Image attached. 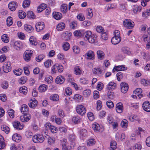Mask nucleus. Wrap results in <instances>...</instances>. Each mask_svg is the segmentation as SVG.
<instances>
[{
	"mask_svg": "<svg viewBox=\"0 0 150 150\" xmlns=\"http://www.w3.org/2000/svg\"><path fill=\"white\" fill-rule=\"evenodd\" d=\"M120 86L121 92L124 93H126L129 88V86L127 84L124 82H122L121 83Z\"/></svg>",
	"mask_w": 150,
	"mask_h": 150,
	"instance_id": "6e6552de",
	"label": "nucleus"
},
{
	"mask_svg": "<svg viewBox=\"0 0 150 150\" xmlns=\"http://www.w3.org/2000/svg\"><path fill=\"white\" fill-rule=\"evenodd\" d=\"M72 93V91L71 89L69 88L68 87L66 88L65 89V92L64 93V95L66 96H70Z\"/></svg>",
	"mask_w": 150,
	"mask_h": 150,
	"instance_id": "e433bc0d",
	"label": "nucleus"
},
{
	"mask_svg": "<svg viewBox=\"0 0 150 150\" xmlns=\"http://www.w3.org/2000/svg\"><path fill=\"white\" fill-rule=\"evenodd\" d=\"M1 129L2 131L4 132L6 134L8 133L10 131L9 128L8 126L5 125L1 126Z\"/></svg>",
	"mask_w": 150,
	"mask_h": 150,
	"instance_id": "79ce46f5",
	"label": "nucleus"
},
{
	"mask_svg": "<svg viewBox=\"0 0 150 150\" xmlns=\"http://www.w3.org/2000/svg\"><path fill=\"white\" fill-rule=\"evenodd\" d=\"M94 53L92 50H89L85 54V57L86 58L88 59L92 60L94 59Z\"/></svg>",
	"mask_w": 150,
	"mask_h": 150,
	"instance_id": "9b49d317",
	"label": "nucleus"
},
{
	"mask_svg": "<svg viewBox=\"0 0 150 150\" xmlns=\"http://www.w3.org/2000/svg\"><path fill=\"white\" fill-rule=\"evenodd\" d=\"M92 127L95 132L98 131L100 128L99 124L96 122L93 124Z\"/></svg>",
	"mask_w": 150,
	"mask_h": 150,
	"instance_id": "58836bf2",
	"label": "nucleus"
},
{
	"mask_svg": "<svg viewBox=\"0 0 150 150\" xmlns=\"http://www.w3.org/2000/svg\"><path fill=\"white\" fill-rule=\"evenodd\" d=\"M142 92V90L140 88H137L133 91L134 93L137 95L139 98H141L143 97V95L141 94Z\"/></svg>",
	"mask_w": 150,
	"mask_h": 150,
	"instance_id": "a211bd4d",
	"label": "nucleus"
},
{
	"mask_svg": "<svg viewBox=\"0 0 150 150\" xmlns=\"http://www.w3.org/2000/svg\"><path fill=\"white\" fill-rule=\"evenodd\" d=\"M26 16V14L22 10H20L18 12V17L20 19H23Z\"/></svg>",
	"mask_w": 150,
	"mask_h": 150,
	"instance_id": "49530a36",
	"label": "nucleus"
},
{
	"mask_svg": "<svg viewBox=\"0 0 150 150\" xmlns=\"http://www.w3.org/2000/svg\"><path fill=\"white\" fill-rule=\"evenodd\" d=\"M33 51L30 50H26L24 53L23 58L25 61L28 62L30 60Z\"/></svg>",
	"mask_w": 150,
	"mask_h": 150,
	"instance_id": "7ed1b4c3",
	"label": "nucleus"
},
{
	"mask_svg": "<svg viewBox=\"0 0 150 150\" xmlns=\"http://www.w3.org/2000/svg\"><path fill=\"white\" fill-rule=\"evenodd\" d=\"M65 24L64 23H59L57 26V30L61 31L63 30L65 28Z\"/></svg>",
	"mask_w": 150,
	"mask_h": 150,
	"instance_id": "cd10ccee",
	"label": "nucleus"
},
{
	"mask_svg": "<svg viewBox=\"0 0 150 150\" xmlns=\"http://www.w3.org/2000/svg\"><path fill=\"white\" fill-rule=\"evenodd\" d=\"M7 25L8 26H10L13 23L12 18L11 17H8L6 19Z\"/></svg>",
	"mask_w": 150,
	"mask_h": 150,
	"instance_id": "603ef678",
	"label": "nucleus"
},
{
	"mask_svg": "<svg viewBox=\"0 0 150 150\" xmlns=\"http://www.w3.org/2000/svg\"><path fill=\"white\" fill-rule=\"evenodd\" d=\"M85 38H91L92 35V33L91 31L88 30L86 31L84 33Z\"/></svg>",
	"mask_w": 150,
	"mask_h": 150,
	"instance_id": "338daca9",
	"label": "nucleus"
},
{
	"mask_svg": "<svg viewBox=\"0 0 150 150\" xmlns=\"http://www.w3.org/2000/svg\"><path fill=\"white\" fill-rule=\"evenodd\" d=\"M93 16L92 10L90 8H88L87 10V16L88 18H91Z\"/></svg>",
	"mask_w": 150,
	"mask_h": 150,
	"instance_id": "13d9d810",
	"label": "nucleus"
},
{
	"mask_svg": "<svg viewBox=\"0 0 150 150\" xmlns=\"http://www.w3.org/2000/svg\"><path fill=\"white\" fill-rule=\"evenodd\" d=\"M50 99L53 101H57L59 99V96L57 94H54L50 96Z\"/></svg>",
	"mask_w": 150,
	"mask_h": 150,
	"instance_id": "09e8293b",
	"label": "nucleus"
},
{
	"mask_svg": "<svg viewBox=\"0 0 150 150\" xmlns=\"http://www.w3.org/2000/svg\"><path fill=\"white\" fill-rule=\"evenodd\" d=\"M11 67L10 62H5L3 66V70L4 72L6 73H8L11 70Z\"/></svg>",
	"mask_w": 150,
	"mask_h": 150,
	"instance_id": "39448f33",
	"label": "nucleus"
},
{
	"mask_svg": "<svg viewBox=\"0 0 150 150\" xmlns=\"http://www.w3.org/2000/svg\"><path fill=\"white\" fill-rule=\"evenodd\" d=\"M87 131L85 129H81L79 132V134L83 137H85L86 135Z\"/></svg>",
	"mask_w": 150,
	"mask_h": 150,
	"instance_id": "052dcab7",
	"label": "nucleus"
},
{
	"mask_svg": "<svg viewBox=\"0 0 150 150\" xmlns=\"http://www.w3.org/2000/svg\"><path fill=\"white\" fill-rule=\"evenodd\" d=\"M123 105L122 103H119L116 105V110L117 112L121 113L123 112Z\"/></svg>",
	"mask_w": 150,
	"mask_h": 150,
	"instance_id": "4468645a",
	"label": "nucleus"
},
{
	"mask_svg": "<svg viewBox=\"0 0 150 150\" xmlns=\"http://www.w3.org/2000/svg\"><path fill=\"white\" fill-rule=\"evenodd\" d=\"M29 108L28 106L25 104L22 105L21 108V111L23 114H27Z\"/></svg>",
	"mask_w": 150,
	"mask_h": 150,
	"instance_id": "dca6fc26",
	"label": "nucleus"
},
{
	"mask_svg": "<svg viewBox=\"0 0 150 150\" xmlns=\"http://www.w3.org/2000/svg\"><path fill=\"white\" fill-rule=\"evenodd\" d=\"M56 68L57 71L59 72H62L63 70V66L59 64H55Z\"/></svg>",
	"mask_w": 150,
	"mask_h": 150,
	"instance_id": "de8ad7c7",
	"label": "nucleus"
},
{
	"mask_svg": "<svg viewBox=\"0 0 150 150\" xmlns=\"http://www.w3.org/2000/svg\"><path fill=\"white\" fill-rule=\"evenodd\" d=\"M128 125V121L125 119L122 120L121 123V126L123 128H125L127 127Z\"/></svg>",
	"mask_w": 150,
	"mask_h": 150,
	"instance_id": "864d4df0",
	"label": "nucleus"
},
{
	"mask_svg": "<svg viewBox=\"0 0 150 150\" xmlns=\"http://www.w3.org/2000/svg\"><path fill=\"white\" fill-rule=\"evenodd\" d=\"M150 37V27H149L147 30V33H145V34L143 35L142 38Z\"/></svg>",
	"mask_w": 150,
	"mask_h": 150,
	"instance_id": "e2e57ef3",
	"label": "nucleus"
},
{
	"mask_svg": "<svg viewBox=\"0 0 150 150\" xmlns=\"http://www.w3.org/2000/svg\"><path fill=\"white\" fill-rule=\"evenodd\" d=\"M77 22L75 21L71 22L70 24V26L71 28L75 29L77 26Z\"/></svg>",
	"mask_w": 150,
	"mask_h": 150,
	"instance_id": "5fc2aeb1",
	"label": "nucleus"
},
{
	"mask_svg": "<svg viewBox=\"0 0 150 150\" xmlns=\"http://www.w3.org/2000/svg\"><path fill=\"white\" fill-rule=\"evenodd\" d=\"M23 72V70L21 69H18L13 71V72L15 75L17 76L20 75Z\"/></svg>",
	"mask_w": 150,
	"mask_h": 150,
	"instance_id": "4d7b16f0",
	"label": "nucleus"
},
{
	"mask_svg": "<svg viewBox=\"0 0 150 150\" xmlns=\"http://www.w3.org/2000/svg\"><path fill=\"white\" fill-rule=\"evenodd\" d=\"M52 15L53 17L57 20H59L61 19L62 17V14L58 12H53Z\"/></svg>",
	"mask_w": 150,
	"mask_h": 150,
	"instance_id": "4be33fe9",
	"label": "nucleus"
},
{
	"mask_svg": "<svg viewBox=\"0 0 150 150\" xmlns=\"http://www.w3.org/2000/svg\"><path fill=\"white\" fill-rule=\"evenodd\" d=\"M96 142L95 139H90L88 140L87 144L88 146H91L94 145L96 143Z\"/></svg>",
	"mask_w": 150,
	"mask_h": 150,
	"instance_id": "bb28decb",
	"label": "nucleus"
},
{
	"mask_svg": "<svg viewBox=\"0 0 150 150\" xmlns=\"http://www.w3.org/2000/svg\"><path fill=\"white\" fill-rule=\"evenodd\" d=\"M150 15V8L142 12V16L144 18L148 17Z\"/></svg>",
	"mask_w": 150,
	"mask_h": 150,
	"instance_id": "c03bdc74",
	"label": "nucleus"
},
{
	"mask_svg": "<svg viewBox=\"0 0 150 150\" xmlns=\"http://www.w3.org/2000/svg\"><path fill=\"white\" fill-rule=\"evenodd\" d=\"M31 3V1L30 0H25L23 3V7L24 8L28 7L30 5Z\"/></svg>",
	"mask_w": 150,
	"mask_h": 150,
	"instance_id": "4c0bfd02",
	"label": "nucleus"
},
{
	"mask_svg": "<svg viewBox=\"0 0 150 150\" xmlns=\"http://www.w3.org/2000/svg\"><path fill=\"white\" fill-rule=\"evenodd\" d=\"M44 140L43 136L38 134H35L33 137V141L35 143H42Z\"/></svg>",
	"mask_w": 150,
	"mask_h": 150,
	"instance_id": "f257e3e1",
	"label": "nucleus"
},
{
	"mask_svg": "<svg viewBox=\"0 0 150 150\" xmlns=\"http://www.w3.org/2000/svg\"><path fill=\"white\" fill-rule=\"evenodd\" d=\"M114 69L117 71H124L126 70L127 69L125 67V65H122L115 66L114 68Z\"/></svg>",
	"mask_w": 150,
	"mask_h": 150,
	"instance_id": "5701e85b",
	"label": "nucleus"
},
{
	"mask_svg": "<svg viewBox=\"0 0 150 150\" xmlns=\"http://www.w3.org/2000/svg\"><path fill=\"white\" fill-rule=\"evenodd\" d=\"M60 9L61 12L63 13H66L67 11V5L62 4L61 6Z\"/></svg>",
	"mask_w": 150,
	"mask_h": 150,
	"instance_id": "a19ab883",
	"label": "nucleus"
},
{
	"mask_svg": "<svg viewBox=\"0 0 150 150\" xmlns=\"http://www.w3.org/2000/svg\"><path fill=\"white\" fill-rule=\"evenodd\" d=\"M62 47L64 50L65 51H67L70 48V45L69 43L67 42L64 43Z\"/></svg>",
	"mask_w": 150,
	"mask_h": 150,
	"instance_id": "3c124183",
	"label": "nucleus"
},
{
	"mask_svg": "<svg viewBox=\"0 0 150 150\" xmlns=\"http://www.w3.org/2000/svg\"><path fill=\"white\" fill-rule=\"evenodd\" d=\"M81 120V119L78 116H74L72 118L73 122L75 124H78L80 123Z\"/></svg>",
	"mask_w": 150,
	"mask_h": 150,
	"instance_id": "c9c22d12",
	"label": "nucleus"
},
{
	"mask_svg": "<svg viewBox=\"0 0 150 150\" xmlns=\"http://www.w3.org/2000/svg\"><path fill=\"white\" fill-rule=\"evenodd\" d=\"M117 143L114 141L111 142L110 145V150H114L117 148Z\"/></svg>",
	"mask_w": 150,
	"mask_h": 150,
	"instance_id": "a18cd8bd",
	"label": "nucleus"
},
{
	"mask_svg": "<svg viewBox=\"0 0 150 150\" xmlns=\"http://www.w3.org/2000/svg\"><path fill=\"white\" fill-rule=\"evenodd\" d=\"M24 28L26 31L30 33L32 32L34 30L32 26L27 24L24 25Z\"/></svg>",
	"mask_w": 150,
	"mask_h": 150,
	"instance_id": "aec40b11",
	"label": "nucleus"
},
{
	"mask_svg": "<svg viewBox=\"0 0 150 150\" xmlns=\"http://www.w3.org/2000/svg\"><path fill=\"white\" fill-rule=\"evenodd\" d=\"M93 74H97L99 76H101L103 74V70L99 68H94L93 69Z\"/></svg>",
	"mask_w": 150,
	"mask_h": 150,
	"instance_id": "ddd939ff",
	"label": "nucleus"
},
{
	"mask_svg": "<svg viewBox=\"0 0 150 150\" xmlns=\"http://www.w3.org/2000/svg\"><path fill=\"white\" fill-rule=\"evenodd\" d=\"M65 80V78L62 76H59L56 79L55 81L56 83L58 84H62L63 83Z\"/></svg>",
	"mask_w": 150,
	"mask_h": 150,
	"instance_id": "6ab92c4d",
	"label": "nucleus"
},
{
	"mask_svg": "<svg viewBox=\"0 0 150 150\" xmlns=\"http://www.w3.org/2000/svg\"><path fill=\"white\" fill-rule=\"evenodd\" d=\"M17 6V3L14 1L10 2L8 4L9 8L12 11H15Z\"/></svg>",
	"mask_w": 150,
	"mask_h": 150,
	"instance_id": "1a4fd4ad",
	"label": "nucleus"
},
{
	"mask_svg": "<svg viewBox=\"0 0 150 150\" xmlns=\"http://www.w3.org/2000/svg\"><path fill=\"white\" fill-rule=\"evenodd\" d=\"M96 31L98 33H101L103 34H105L106 35H107V33L104 32V29L100 25L97 26L96 28Z\"/></svg>",
	"mask_w": 150,
	"mask_h": 150,
	"instance_id": "412c9836",
	"label": "nucleus"
},
{
	"mask_svg": "<svg viewBox=\"0 0 150 150\" xmlns=\"http://www.w3.org/2000/svg\"><path fill=\"white\" fill-rule=\"evenodd\" d=\"M72 35L71 32L69 31H65L62 34V36L65 38H70Z\"/></svg>",
	"mask_w": 150,
	"mask_h": 150,
	"instance_id": "8fccbe9b",
	"label": "nucleus"
},
{
	"mask_svg": "<svg viewBox=\"0 0 150 150\" xmlns=\"http://www.w3.org/2000/svg\"><path fill=\"white\" fill-rule=\"evenodd\" d=\"M29 40L32 45H36L38 44V42L36 38H30Z\"/></svg>",
	"mask_w": 150,
	"mask_h": 150,
	"instance_id": "680f3d73",
	"label": "nucleus"
},
{
	"mask_svg": "<svg viewBox=\"0 0 150 150\" xmlns=\"http://www.w3.org/2000/svg\"><path fill=\"white\" fill-rule=\"evenodd\" d=\"M85 40H87L89 43H93L96 45L98 44L97 38H86Z\"/></svg>",
	"mask_w": 150,
	"mask_h": 150,
	"instance_id": "b1692460",
	"label": "nucleus"
},
{
	"mask_svg": "<svg viewBox=\"0 0 150 150\" xmlns=\"http://www.w3.org/2000/svg\"><path fill=\"white\" fill-rule=\"evenodd\" d=\"M19 91L20 93L25 95L28 92L27 88L25 86H23L20 88Z\"/></svg>",
	"mask_w": 150,
	"mask_h": 150,
	"instance_id": "2f4dec72",
	"label": "nucleus"
},
{
	"mask_svg": "<svg viewBox=\"0 0 150 150\" xmlns=\"http://www.w3.org/2000/svg\"><path fill=\"white\" fill-rule=\"evenodd\" d=\"M87 116L89 119L92 121L94 119V116L93 114L91 112H89L87 114Z\"/></svg>",
	"mask_w": 150,
	"mask_h": 150,
	"instance_id": "69168bd1",
	"label": "nucleus"
},
{
	"mask_svg": "<svg viewBox=\"0 0 150 150\" xmlns=\"http://www.w3.org/2000/svg\"><path fill=\"white\" fill-rule=\"evenodd\" d=\"M74 99L76 101H80L83 100L82 96L79 94H76L74 95Z\"/></svg>",
	"mask_w": 150,
	"mask_h": 150,
	"instance_id": "37998d69",
	"label": "nucleus"
},
{
	"mask_svg": "<svg viewBox=\"0 0 150 150\" xmlns=\"http://www.w3.org/2000/svg\"><path fill=\"white\" fill-rule=\"evenodd\" d=\"M112 43L114 45L118 44L121 41V38H112L111 39Z\"/></svg>",
	"mask_w": 150,
	"mask_h": 150,
	"instance_id": "ea45409f",
	"label": "nucleus"
},
{
	"mask_svg": "<svg viewBox=\"0 0 150 150\" xmlns=\"http://www.w3.org/2000/svg\"><path fill=\"white\" fill-rule=\"evenodd\" d=\"M30 119V115L26 114H24L23 116L20 117L21 121L23 122H26L28 121Z\"/></svg>",
	"mask_w": 150,
	"mask_h": 150,
	"instance_id": "2eb2a0df",
	"label": "nucleus"
},
{
	"mask_svg": "<svg viewBox=\"0 0 150 150\" xmlns=\"http://www.w3.org/2000/svg\"><path fill=\"white\" fill-rule=\"evenodd\" d=\"M122 51L125 53H126L128 55L131 54V51L129 50V49L127 47H124L122 48Z\"/></svg>",
	"mask_w": 150,
	"mask_h": 150,
	"instance_id": "0e129e2a",
	"label": "nucleus"
},
{
	"mask_svg": "<svg viewBox=\"0 0 150 150\" xmlns=\"http://www.w3.org/2000/svg\"><path fill=\"white\" fill-rule=\"evenodd\" d=\"M38 103V101L35 98H33L29 100L28 105L30 108H34L37 106Z\"/></svg>",
	"mask_w": 150,
	"mask_h": 150,
	"instance_id": "9d476101",
	"label": "nucleus"
},
{
	"mask_svg": "<svg viewBox=\"0 0 150 150\" xmlns=\"http://www.w3.org/2000/svg\"><path fill=\"white\" fill-rule=\"evenodd\" d=\"M116 84L113 82H110L108 84L107 88L108 90L111 89H114L116 86Z\"/></svg>",
	"mask_w": 150,
	"mask_h": 150,
	"instance_id": "473e14b6",
	"label": "nucleus"
},
{
	"mask_svg": "<svg viewBox=\"0 0 150 150\" xmlns=\"http://www.w3.org/2000/svg\"><path fill=\"white\" fill-rule=\"evenodd\" d=\"M73 34L75 37H81L82 35V30H76L74 32Z\"/></svg>",
	"mask_w": 150,
	"mask_h": 150,
	"instance_id": "f704fd0d",
	"label": "nucleus"
},
{
	"mask_svg": "<svg viewBox=\"0 0 150 150\" xmlns=\"http://www.w3.org/2000/svg\"><path fill=\"white\" fill-rule=\"evenodd\" d=\"M108 107L109 108H112L114 107V104L111 100L107 101L106 103Z\"/></svg>",
	"mask_w": 150,
	"mask_h": 150,
	"instance_id": "774afa93",
	"label": "nucleus"
},
{
	"mask_svg": "<svg viewBox=\"0 0 150 150\" xmlns=\"http://www.w3.org/2000/svg\"><path fill=\"white\" fill-rule=\"evenodd\" d=\"M91 93V91L89 89H87L83 92V94L85 97L88 96Z\"/></svg>",
	"mask_w": 150,
	"mask_h": 150,
	"instance_id": "bf43d9fd",
	"label": "nucleus"
},
{
	"mask_svg": "<svg viewBox=\"0 0 150 150\" xmlns=\"http://www.w3.org/2000/svg\"><path fill=\"white\" fill-rule=\"evenodd\" d=\"M21 139L22 137L20 135L17 133L14 134L12 137L13 140L17 142H19Z\"/></svg>",
	"mask_w": 150,
	"mask_h": 150,
	"instance_id": "f3484780",
	"label": "nucleus"
},
{
	"mask_svg": "<svg viewBox=\"0 0 150 150\" xmlns=\"http://www.w3.org/2000/svg\"><path fill=\"white\" fill-rule=\"evenodd\" d=\"M14 47L17 50H18L22 47V43L20 41H16L14 43Z\"/></svg>",
	"mask_w": 150,
	"mask_h": 150,
	"instance_id": "7c9ffc66",
	"label": "nucleus"
},
{
	"mask_svg": "<svg viewBox=\"0 0 150 150\" xmlns=\"http://www.w3.org/2000/svg\"><path fill=\"white\" fill-rule=\"evenodd\" d=\"M12 123L13 127L17 130H20L23 128V126L21 125L19 121H15Z\"/></svg>",
	"mask_w": 150,
	"mask_h": 150,
	"instance_id": "0eeeda50",
	"label": "nucleus"
},
{
	"mask_svg": "<svg viewBox=\"0 0 150 150\" xmlns=\"http://www.w3.org/2000/svg\"><path fill=\"white\" fill-rule=\"evenodd\" d=\"M36 30L37 32H40L45 28V24L43 22H38L35 25Z\"/></svg>",
	"mask_w": 150,
	"mask_h": 150,
	"instance_id": "423d86ee",
	"label": "nucleus"
},
{
	"mask_svg": "<svg viewBox=\"0 0 150 150\" xmlns=\"http://www.w3.org/2000/svg\"><path fill=\"white\" fill-rule=\"evenodd\" d=\"M142 8V7L137 5H134L133 9V12L134 14L137 13L138 12H139L141 11Z\"/></svg>",
	"mask_w": 150,
	"mask_h": 150,
	"instance_id": "c85d7f7f",
	"label": "nucleus"
},
{
	"mask_svg": "<svg viewBox=\"0 0 150 150\" xmlns=\"http://www.w3.org/2000/svg\"><path fill=\"white\" fill-rule=\"evenodd\" d=\"M76 111L78 114L83 115L86 113V109L83 106L79 105L77 107Z\"/></svg>",
	"mask_w": 150,
	"mask_h": 150,
	"instance_id": "20e7f679",
	"label": "nucleus"
},
{
	"mask_svg": "<svg viewBox=\"0 0 150 150\" xmlns=\"http://www.w3.org/2000/svg\"><path fill=\"white\" fill-rule=\"evenodd\" d=\"M124 26L127 28L131 29L134 26V22L130 19H126L123 22Z\"/></svg>",
	"mask_w": 150,
	"mask_h": 150,
	"instance_id": "f03ea898",
	"label": "nucleus"
},
{
	"mask_svg": "<svg viewBox=\"0 0 150 150\" xmlns=\"http://www.w3.org/2000/svg\"><path fill=\"white\" fill-rule=\"evenodd\" d=\"M74 74L76 75H80L82 73L81 68L78 66H76L74 69Z\"/></svg>",
	"mask_w": 150,
	"mask_h": 150,
	"instance_id": "393cba45",
	"label": "nucleus"
},
{
	"mask_svg": "<svg viewBox=\"0 0 150 150\" xmlns=\"http://www.w3.org/2000/svg\"><path fill=\"white\" fill-rule=\"evenodd\" d=\"M142 107L145 111L148 112H150V103L148 101H146L143 103Z\"/></svg>",
	"mask_w": 150,
	"mask_h": 150,
	"instance_id": "f8f14e48",
	"label": "nucleus"
},
{
	"mask_svg": "<svg viewBox=\"0 0 150 150\" xmlns=\"http://www.w3.org/2000/svg\"><path fill=\"white\" fill-rule=\"evenodd\" d=\"M26 77H22L18 81L20 84H24L26 83L27 80Z\"/></svg>",
	"mask_w": 150,
	"mask_h": 150,
	"instance_id": "6e6d98bb",
	"label": "nucleus"
},
{
	"mask_svg": "<svg viewBox=\"0 0 150 150\" xmlns=\"http://www.w3.org/2000/svg\"><path fill=\"white\" fill-rule=\"evenodd\" d=\"M47 8V6L45 4H42L37 8V11L40 13Z\"/></svg>",
	"mask_w": 150,
	"mask_h": 150,
	"instance_id": "c756f323",
	"label": "nucleus"
},
{
	"mask_svg": "<svg viewBox=\"0 0 150 150\" xmlns=\"http://www.w3.org/2000/svg\"><path fill=\"white\" fill-rule=\"evenodd\" d=\"M97 54L98 57L99 59L102 60L104 58L105 55L103 51L98 50L97 52Z\"/></svg>",
	"mask_w": 150,
	"mask_h": 150,
	"instance_id": "a878e982",
	"label": "nucleus"
},
{
	"mask_svg": "<svg viewBox=\"0 0 150 150\" xmlns=\"http://www.w3.org/2000/svg\"><path fill=\"white\" fill-rule=\"evenodd\" d=\"M47 86L45 84H42L40 85L39 88L38 90L40 92H42L45 91L47 89Z\"/></svg>",
	"mask_w": 150,
	"mask_h": 150,
	"instance_id": "72a5a7b5",
	"label": "nucleus"
}]
</instances>
